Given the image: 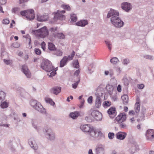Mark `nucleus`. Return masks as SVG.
<instances>
[{"label": "nucleus", "mask_w": 154, "mask_h": 154, "mask_svg": "<svg viewBox=\"0 0 154 154\" xmlns=\"http://www.w3.org/2000/svg\"><path fill=\"white\" fill-rule=\"evenodd\" d=\"M43 132L47 139L50 141H54L56 138L55 133L49 126H47L44 128Z\"/></svg>", "instance_id": "nucleus-1"}, {"label": "nucleus", "mask_w": 154, "mask_h": 154, "mask_svg": "<svg viewBox=\"0 0 154 154\" xmlns=\"http://www.w3.org/2000/svg\"><path fill=\"white\" fill-rule=\"evenodd\" d=\"M32 33L41 38H44L48 35V31L46 26L43 27L39 29L33 30Z\"/></svg>", "instance_id": "nucleus-2"}, {"label": "nucleus", "mask_w": 154, "mask_h": 154, "mask_svg": "<svg viewBox=\"0 0 154 154\" xmlns=\"http://www.w3.org/2000/svg\"><path fill=\"white\" fill-rule=\"evenodd\" d=\"M30 103V105L32 107L38 112L44 114L46 113L45 109L43 107L39 102L37 100H32Z\"/></svg>", "instance_id": "nucleus-3"}, {"label": "nucleus", "mask_w": 154, "mask_h": 154, "mask_svg": "<svg viewBox=\"0 0 154 154\" xmlns=\"http://www.w3.org/2000/svg\"><path fill=\"white\" fill-rule=\"evenodd\" d=\"M41 66L42 69L48 72L52 71L54 69L51 62L48 60H44L42 61Z\"/></svg>", "instance_id": "nucleus-4"}, {"label": "nucleus", "mask_w": 154, "mask_h": 154, "mask_svg": "<svg viewBox=\"0 0 154 154\" xmlns=\"http://www.w3.org/2000/svg\"><path fill=\"white\" fill-rule=\"evenodd\" d=\"M111 22L115 27L118 28L122 27L124 24L121 18L117 16L112 17L111 18Z\"/></svg>", "instance_id": "nucleus-5"}, {"label": "nucleus", "mask_w": 154, "mask_h": 154, "mask_svg": "<svg viewBox=\"0 0 154 154\" xmlns=\"http://www.w3.org/2000/svg\"><path fill=\"white\" fill-rule=\"evenodd\" d=\"M21 15L25 16L29 20H33L35 17L34 11L32 9L28 10L21 11Z\"/></svg>", "instance_id": "nucleus-6"}, {"label": "nucleus", "mask_w": 154, "mask_h": 154, "mask_svg": "<svg viewBox=\"0 0 154 154\" xmlns=\"http://www.w3.org/2000/svg\"><path fill=\"white\" fill-rule=\"evenodd\" d=\"M89 133L90 136L94 138L100 137L104 136L100 130L94 129L93 128L90 131Z\"/></svg>", "instance_id": "nucleus-7"}, {"label": "nucleus", "mask_w": 154, "mask_h": 154, "mask_svg": "<svg viewBox=\"0 0 154 154\" xmlns=\"http://www.w3.org/2000/svg\"><path fill=\"white\" fill-rule=\"evenodd\" d=\"M65 12V11L63 10L61 11H57V12L54 15V21H56L57 20H62L65 19V16L62 14H64Z\"/></svg>", "instance_id": "nucleus-8"}, {"label": "nucleus", "mask_w": 154, "mask_h": 154, "mask_svg": "<svg viewBox=\"0 0 154 154\" xmlns=\"http://www.w3.org/2000/svg\"><path fill=\"white\" fill-rule=\"evenodd\" d=\"M121 7L125 11L129 12L132 9L133 6L131 4L125 2L121 4Z\"/></svg>", "instance_id": "nucleus-9"}, {"label": "nucleus", "mask_w": 154, "mask_h": 154, "mask_svg": "<svg viewBox=\"0 0 154 154\" xmlns=\"http://www.w3.org/2000/svg\"><path fill=\"white\" fill-rule=\"evenodd\" d=\"M96 154H104L105 146L102 144L97 145L95 149Z\"/></svg>", "instance_id": "nucleus-10"}, {"label": "nucleus", "mask_w": 154, "mask_h": 154, "mask_svg": "<svg viewBox=\"0 0 154 154\" xmlns=\"http://www.w3.org/2000/svg\"><path fill=\"white\" fill-rule=\"evenodd\" d=\"M126 118V114L122 113L119 114L116 118V120L118 123H121L125 121Z\"/></svg>", "instance_id": "nucleus-11"}, {"label": "nucleus", "mask_w": 154, "mask_h": 154, "mask_svg": "<svg viewBox=\"0 0 154 154\" xmlns=\"http://www.w3.org/2000/svg\"><path fill=\"white\" fill-rule=\"evenodd\" d=\"M91 115L97 121L101 120L102 119V114L97 111H93L91 113Z\"/></svg>", "instance_id": "nucleus-12"}, {"label": "nucleus", "mask_w": 154, "mask_h": 154, "mask_svg": "<svg viewBox=\"0 0 154 154\" xmlns=\"http://www.w3.org/2000/svg\"><path fill=\"white\" fill-rule=\"evenodd\" d=\"M146 136L147 140H151L154 138V130L152 129L148 130L146 131Z\"/></svg>", "instance_id": "nucleus-13"}, {"label": "nucleus", "mask_w": 154, "mask_h": 154, "mask_svg": "<svg viewBox=\"0 0 154 154\" xmlns=\"http://www.w3.org/2000/svg\"><path fill=\"white\" fill-rule=\"evenodd\" d=\"M28 143L31 147L35 150H36L38 148V146L35 141L33 138H31L28 140Z\"/></svg>", "instance_id": "nucleus-14"}, {"label": "nucleus", "mask_w": 154, "mask_h": 154, "mask_svg": "<svg viewBox=\"0 0 154 154\" xmlns=\"http://www.w3.org/2000/svg\"><path fill=\"white\" fill-rule=\"evenodd\" d=\"M22 71L27 78L31 77V73L26 65H24L22 66Z\"/></svg>", "instance_id": "nucleus-15"}, {"label": "nucleus", "mask_w": 154, "mask_h": 154, "mask_svg": "<svg viewBox=\"0 0 154 154\" xmlns=\"http://www.w3.org/2000/svg\"><path fill=\"white\" fill-rule=\"evenodd\" d=\"M119 13L117 11L114 9H111L109 11L107 15V17L109 18L112 16H119Z\"/></svg>", "instance_id": "nucleus-16"}, {"label": "nucleus", "mask_w": 154, "mask_h": 154, "mask_svg": "<svg viewBox=\"0 0 154 154\" xmlns=\"http://www.w3.org/2000/svg\"><path fill=\"white\" fill-rule=\"evenodd\" d=\"M92 128L90 125L88 124L83 125L80 127L81 130L83 131L86 132H89Z\"/></svg>", "instance_id": "nucleus-17"}, {"label": "nucleus", "mask_w": 154, "mask_h": 154, "mask_svg": "<svg viewBox=\"0 0 154 154\" xmlns=\"http://www.w3.org/2000/svg\"><path fill=\"white\" fill-rule=\"evenodd\" d=\"M127 135V134L123 132H119L116 134V136L118 139L121 140H123Z\"/></svg>", "instance_id": "nucleus-18"}, {"label": "nucleus", "mask_w": 154, "mask_h": 154, "mask_svg": "<svg viewBox=\"0 0 154 154\" xmlns=\"http://www.w3.org/2000/svg\"><path fill=\"white\" fill-rule=\"evenodd\" d=\"M116 109L115 108L111 107L107 111V112L111 118H113L116 115Z\"/></svg>", "instance_id": "nucleus-19"}, {"label": "nucleus", "mask_w": 154, "mask_h": 154, "mask_svg": "<svg viewBox=\"0 0 154 154\" xmlns=\"http://www.w3.org/2000/svg\"><path fill=\"white\" fill-rule=\"evenodd\" d=\"M88 22L87 20H80L79 21L77 22L76 23V25L81 26V27H84L86 25L88 24Z\"/></svg>", "instance_id": "nucleus-20"}, {"label": "nucleus", "mask_w": 154, "mask_h": 154, "mask_svg": "<svg viewBox=\"0 0 154 154\" xmlns=\"http://www.w3.org/2000/svg\"><path fill=\"white\" fill-rule=\"evenodd\" d=\"M37 20L39 21H46L48 19V17L47 14L37 15Z\"/></svg>", "instance_id": "nucleus-21"}, {"label": "nucleus", "mask_w": 154, "mask_h": 154, "mask_svg": "<svg viewBox=\"0 0 154 154\" xmlns=\"http://www.w3.org/2000/svg\"><path fill=\"white\" fill-rule=\"evenodd\" d=\"M61 91V88L58 87H55L53 88L51 90V93L57 95Z\"/></svg>", "instance_id": "nucleus-22"}, {"label": "nucleus", "mask_w": 154, "mask_h": 154, "mask_svg": "<svg viewBox=\"0 0 154 154\" xmlns=\"http://www.w3.org/2000/svg\"><path fill=\"white\" fill-rule=\"evenodd\" d=\"M79 115L80 113L78 111L72 112L69 114L70 117L73 119H76Z\"/></svg>", "instance_id": "nucleus-23"}, {"label": "nucleus", "mask_w": 154, "mask_h": 154, "mask_svg": "<svg viewBox=\"0 0 154 154\" xmlns=\"http://www.w3.org/2000/svg\"><path fill=\"white\" fill-rule=\"evenodd\" d=\"M101 100L99 97L97 96L95 101V106L97 108H99L101 106Z\"/></svg>", "instance_id": "nucleus-24"}, {"label": "nucleus", "mask_w": 154, "mask_h": 154, "mask_svg": "<svg viewBox=\"0 0 154 154\" xmlns=\"http://www.w3.org/2000/svg\"><path fill=\"white\" fill-rule=\"evenodd\" d=\"M66 56L64 57L61 60L60 64V67H63L66 64V63L68 61L66 59Z\"/></svg>", "instance_id": "nucleus-25"}, {"label": "nucleus", "mask_w": 154, "mask_h": 154, "mask_svg": "<svg viewBox=\"0 0 154 154\" xmlns=\"http://www.w3.org/2000/svg\"><path fill=\"white\" fill-rule=\"evenodd\" d=\"M106 90L109 94L111 95L113 91V88L111 85H108L106 86Z\"/></svg>", "instance_id": "nucleus-26"}, {"label": "nucleus", "mask_w": 154, "mask_h": 154, "mask_svg": "<svg viewBox=\"0 0 154 154\" xmlns=\"http://www.w3.org/2000/svg\"><path fill=\"white\" fill-rule=\"evenodd\" d=\"M122 99L124 104H126L128 103V98L127 95L125 94L122 96Z\"/></svg>", "instance_id": "nucleus-27"}, {"label": "nucleus", "mask_w": 154, "mask_h": 154, "mask_svg": "<svg viewBox=\"0 0 154 154\" xmlns=\"http://www.w3.org/2000/svg\"><path fill=\"white\" fill-rule=\"evenodd\" d=\"M53 36L54 37H57L59 39H63L64 38V35L62 33H59L56 34L55 33H54Z\"/></svg>", "instance_id": "nucleus-28"}, {"label": "nucleus", "mask_w": 154, "mask_h": 154, "mask_svg": "<svg viewBox=\"0 0 154 154\" xmlns=\"http://www.w3.org/2000/svg\"><path fill=\"white\" fill-rule=\"evenodd\" d=\"M75 54V52L74 51H72V52L71 55H69L68 57L66 56V59L68 61L71 60L73 59V57L74 56Z\"/></svg>", "instance_id": "nucleus-29"}, {"label": "nucleus", "mask_w": 154, "mask_h": 154, "mask_svg": "<svg viewBox=\"0 0 154 154\" xmlns=\"http://www.w3.org/2000/svg\"><path fill=\"white\" fill-rule=\"evenodd\" d=\"M140 108V104L139 102H137L135 104V111L137 113L139 112Z\"/></svg>", "instance_id": "nucleus-30"}, {"label": "nucleus", "mask_w": 154, "mask_h": 154, "mask_svg": "<svg viewBox=\"0 0 154 154\" xmlns=\"http://www.w3.org/2000/svg\"><path fill=\"white\" fill-rule=\"evenodd\" d=\"M48 48L51 51H54L56 49L55 45L51 43H48Z\"/></svg>", "instance_id": "nucleus-31"}, {"label": "nucleus", "mask_w": 154, "mask_h": 154, "mask_svg": "<svg viewBox=\"0 0 154 154\" xmlns=\"http://www.w3.org/2000/svg\"><path fill=\"white\" fill-rule=\"evenodd\" d=\"M73 66L74 68H79V63L77 60H74L73 62Z\"/></svg>", "instance_id": "nucleus-32"}, {"label": "nucleus", "mask_w": 154, "mask_h": 154, "mask_svg": "<svg viewBox=\"0 0 154 154\" xmlns=\"http://www.w3.org/2000/svg\"><path fill=\"white\" fill-rule=\"evenodd\" d=\"M119 61V60L116 57H114L110 60V62L113 64H116Z\"/></svg>", "instance_id": "nucleus-33"}, {"label": "nucleus", "mask_w": 154, "mask_h": 154, "mask_svg": "<svg viewBox=\"0 0 154 154\" xmlns=\"http://www.w3.org/2000/svg\"><path fill=\"white\" fill-rule=\"evenodd\" d=\"M70 18L71 20L73 22H75L77 20V18L76 14L72 13L70 15Z\"/></svg>", "instance_id": "nucleus-34"}, {"label": "nucleus", "mask_w": 154, "mask_h": 154, "mask_svg": "<svg viewBox=\"0 0 154 154\" xmlns=\"http://www.w3.org/2000/svg\"><path fill=\"white\" fill-rule=\"evenodd\" d=\"M61 7L64 9L68 11H70L71 9L70 7L68 5H61Z\"/></svg>", "instance_id": "nucleus-35"}, {"label": "nucleus", "mask_w": 154, "mask_h": 154, "mask_svg": "<svg viewBox=\"0 0 154 154\" xmlns=\"http://www.w3.org/2000/svg\"><path fill=\"white\" fill-rule=\"evenodd\" d=\"M143 57L146 59H149L150 60H153V56L151 55L146 54L143 55Z\"/></svg>", "instance_id": "nucleus-36"}, {"label": "nucleus", "mask_w": 154, "mask_h": 154, "mask_svg": "<svg viewBox=\"0 0 154 154\" xmlns=\"http://www.w3.org/2000/svg\"><path fill=\"white\" fill-rule=\"evenodd\" d=\"M25 38H26V41L28 42H29V46H30V45L31 44V37L30 35L27 34L25 36Z\"/></svg>", "instance_id": "nucleus-37"}, {"label": "nucleus", "mask_w": 154, "mask_h": 154, "mask_svg": "<svg viewBox=\"0 0 154 154\" xmlns=\"http://www.w3.org/2000/svg\"><path fill=\"white\" fill-rule=\"evenodd\" d=\"M105 42L107 46L109 49L111 50L112 47V44L109 41H105Z\"/></svg>", "instance_id": "nucleus-38"}, {"label": "nucleus", "mask_w": 154, "mask_h": 154, "mask_svg": "<svg viewBox=\"0 0 154 154\" xmlns=\"http://www.w3.org/2000/svg\"><path fill=\"white\" fill-rule=\"evenodd\" d=\"M0 106L2 108H4L7 107L8 106V104L7 102H4L1 104Z\"/></svg>", "instance_id": "nucleus-39"}, {"label": "nucleus", "mask_w": 154, "mask_h": 154, "mask_svg": "<svg viewBox=\"0 0 154 154\" xmlns=\"http://www.w3.org/2000/svg\"><path fill=\"white\" fill-rule=\"evenodd\" d=\"M78 79H79L78 81L72 85V87L74 89H75L77 87L78 84L80 81V79L79 78Z\"/></svg>", "instance_id": "nucleus-40"}, {"label": "nucleus", "mask_w": 154, "mask_h": 154, "mask_svg": "<svg viewBox=\"0 0 154 154\" xmlns=\"http://www.w3.org/2000/svg\"><path fill=\"white\" fill-rule=\"evenodd\" d=\"M3 60L5 63L7 65H11L12 63V60L4 59Z\"/></svg>", "instance_id": "nucleus-41"}, {"label": "nucleus", "mask_w": 154, "mask_h": 154, "mask_svg": "<svg viewBox=\"0 0 154 154\" xmlns=\"http://www.w3.org/2000/svg\"><path fill=\"white\" fill-rule=\"evenodd\" d=\"M123 82L124 85H127L129 84V81L128 79L126 78H124L123 79Z\"/></svg>", "instance_id": "nucleus-42"}, {"label": "nucleus", "mask_w": 154, "mask_h": 154, "mask_svg": "<svg viewBox=\"0 0 154 154\" xmlns=\"http://www.w3.org/2000/svg\"><path fill=\"white\" fill-rule=\"evenodd\" d=\"M111 103L110 102L108 101H105L103 103V105L105 106L108 107L110 106Z\"/></svg>", "instance_id": "nucleus-43"}, {"label": "nucleus", "mask_w": 154, "mask_h": 154, "mask_svg": "<svg viewBox=\"0 0 154 154\" xmlns=\"http://www.w3.org/2000/svg\"><path fill=\"white\" fill-rule=\"evenodd\" d=\"M9 20L8 19L6 18L4 19L2 21V23L4 24L7 25L9 23Z\"/></svg>", "instance_id": "nucleus-44"}, {"label": "nucleus", "mask_w": 154, "mask_h": 154, "mask_svg": "<svg viewBox=\"0 0 154 154\" xmlns=\"http://www.w3.org/2000/svg\"><path fill=\"white\" fill-rule=\"evenodd\" d=\"M63 54V52L60 50H57L56 52L55 53V54L58 56H61Z\"/></svg>", "instance_id": "nucleus-45"}, {"label": "nucleus", "mask_w": 154, "mask_h": 154, "mask_svg": "<svg viewBox=\"0 0 154 154\" xmlns=\"http://www.w3.org/2000/svg\"><path fill=\"white\" fill-rule=\"evenodd\" d=\"M32 125L33 127L37 131H39L40 129V127L39 126H37L33 122L32 123Z\"/></svg>", "instance_id": "nucleus-46"}, {"label": "nucleus", "mask_w": 154, "mask_h": 154, "mask_svg": "<svg viewBox=\"0 0 154 154\" xmlns=\"http://www.w3.org/2000/svg\"><path fill=\"white\" fill-rule=\"evenodd\" d=\"M130 62V60L129 59H124L123 62L122 63L124 65H127Z\"/></svg>", "instance_id": "nucleus-47"}, {"label": "nucleus", "mask_w": 154, "mask_h": 154, "mask_svg": "<svg viewBox=\"0 0 154 154\" xmlns=\"http://www.w3.org/2000/svg\"><path fill=\"white\" fill-rule=\"evenodd\" d=\"M114 136V134L113 133H109L108 134V137L109 139H112Z\"/></svg>", "instance_id": "nucleus-48"}, {"label": "nucleus", "mask_w": 154, "mask_h": 154, "mask_svg": "<svg viewBox=\"0 0 154 154\" xmlns=\"http://www.w3.org/2000/svg\"><path fill=\"white\" fill-rule=\"evenodd\" d=\"M5 94L3 91H0V103L2 102V96L5 97Z\"/></svg>", "instance_id": "nucleus-49"}, {"label": "nucleus", "mask_w": 154, "mask_h": 154, "mask_svg": "<svg viewBox=\"0 0 154 154\" xmlns=\"http://www.w3.org/2000/svg\"><path fill=\"white\" fill-rule=\"evenodd\" d=\"M34 51L37 55L40 54L41 53V50L38 48H35L34 49Z\"/></svg>", "instance_id": "nucleus-50"}, {"label": "nucleus", "mask_w": 154, "mask_h": 154, "mask_svg": "<svg viewBox=\"0 0 154 154\" xmlns=\"http://www.w3.org/2000/svg\"><path fill=\"white\" fill-rule=\"evenodd\" d=\"M45 45V43L44 42H43L41 44V48L44 51H45L46 49Z\"/></svg>", "instance_id": "nucleus-51"}, {"label": "nucleus", "mask_w": 154, "mask_h": 154, "mask_svg": "<svg viewBox=\"0 0 154 154\" xmlns=\"http://www.w3.org/2000/svg\"><path fill=\"white\" fill-rule=\"evenodd\" d=\"M19 11V8H14L12 9L11 11L13 13H16Z\"/></svg>", "instance_id": "nucleus-52"}, {"label": "nucleus", "mask_w": 154, "mask_h": 154, "mask_svg": "<svg viewBox=\"0 0 154 154\" xmlns=\"http://www.w3.org/2000/svg\"><path fill=\"white\" fill-rule=\"evenodd\" d=\"M85 102V100H82V101L81 102V104L80 105H79V107L80 108H83L84 103Z\"/></svg>", "instance_id": "nucleus-53"}, {"label": "nucleus", "mask_w": 154, "mask_h": 154, "mask_svg": "<svg viewBox=\"0 0 154 154\" xmlns=\"http://www.w3.org/2000/svg\"><path fill=\"white\" fill-rule=\"evenodd\" d=\"M45 101L47 103H48L50 101H51V102L53 103V101L51 98L48 97H46L45 98Z\"/></svg>", "instance_id": "nucleus-54"}, {"label": "nucleus", "mask_w": 154, "mask_h": 154, "mask_svg": "<svg viewBox=\"0 0 154 154\" xmlns=\"http://www.w3.org/2000/svg\"><path fill=\"white\" fill-rule=\"evenodd\" d=\"M80 73V69H78L76 70L74 73V75L77 76Z\"/></svg>", "instance_id": "nucleus-55"}, {"label": "nucleus", "mask_w": 154, "mask_h": 154, "mask_svg": "<svg viewBox=\"0 0 154 154\" xmlns=\"http://www.w3.org/2000/svg\"><path fill=\"white\" fill-rule=\"evenodd\" d=\"M57 30V27H51L50 28V31H51V32H54L56 31Z\"/></svg>", "instance_id": "nucleus-56"}, {"label": "nucleus", "mask_w": 154, "mask_h": 154, "mask_svg": "<svg viewBox=\"0 0 154 154\" xmlns=\"http://www.w3.org/2000/svg\"><path fill=\"white\" fill-rule=\"evenodd\" d=\"M12 45L13 46V47L15 48H17L20 46L19 44H18L17 42L13 44Z\"/></svg>", "instance_id": "nucleus-57"}, {"label": "nucleus", "mask_w": 154, "mask_h": 154, "mask_svg": "<svg viewBox=\"0 0 154 154\" xmlns=\"http://www.w3.org/2000/svg\"><path fill=\"white\" fill-rule=\"evenodd\" d=\"M88 103H91L92 101V96L89 97L88 99Z\"/></svg>", "instance_id": "nucleus-58"}, {"label": "nucleus", "mask_w": 154, "mask_h": 154, "mask_svg": "<svg viewBox=\"0 0 154 154\" xmlns=\"http://www.w3.org/2000/svg\"><path fill=\"white\" fill-rule=\"evenodd\" d=\"M7 2L6 0H0V4L1 5H4Z\"/></svg>", "instance_id": "nucleus-59"}, {"label": "nucleus", "mask_w": 154, "mask_h": 154, "mask_svg": "<svg viewBox=\"0 0 154 154\" xmlns=\"http://www.w3.org/2000/svg\"><path fill=\"white\" fill-rule=\"evenodd\" d=\"M56 74L55 72L54 71H52L50 74H48L49 76H54Z\"/></svg>", "instance_id": "nucleus-60"}, {"label": "nucleus", "mask_w": 154, "mask_h": 154, "mask_svg": "<svg viewBox=\"0 0 154 154\" xmlns=\"http://www.w3.org/2000/svg\"><path fill=\"white\" fill-rule=\"evenodd\" d=\"M120 126L121 128H125L127 127L126 125L124 123H122L120 125Z\"/></svg>", "instance_id": "nucleus-61"}, {"label": "nucleus", "mask_w": 154, "mask_h": 154, "mask_svg": "<svg viewBox=\"0 0 154 154\" xmlns=\"http://www.w3.org/2000/svg\"><path fill=\"white\" fill-rule=\"evenodd\" d=\"M137 86L139 89H142L144 87V86L143 84H141L138 85Z\"/></svg>", "instance_id": "nucleus-62"}, {"label": "nucleus", "mask_w": 154, "mask_h": 154, "mask_svg": "<svg viewBox=\"0 0 154 154\" xmlns=\"http://www.w3.org/2000/svg\"><path fill=\"white\" fill-rule=\"evenodd\" d=\"M14 120L16 121H17V122H19L20 121V119L17 116V115L16 116L14 117Z\"/></svg>", "instance_id": "nucleus-63"}, {"label": "nucleus", "mask_w": 154, "mask_h": 154, "mask_svg": "<svg viewBox=\"0 0 154 154\" xmlns=\"http://www.w3.org/2000/svg\"><path fill=\"white\" fill-rule=\"evenodd\" d=\"M121 86L120 85H119L117 87V91L119 92H120L121 91Z\"/></svg>", "instance_id": "nucleus-64"}]
</instances>
